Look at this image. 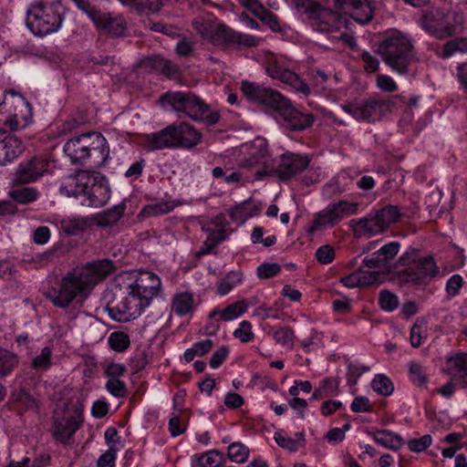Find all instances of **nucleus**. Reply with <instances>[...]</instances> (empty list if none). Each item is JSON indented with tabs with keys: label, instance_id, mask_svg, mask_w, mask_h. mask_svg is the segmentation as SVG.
<instances>
[{
	"label": "nucleus",
	"instance_id": "nucleus-1",
	"mask_svg": "<svg viewBox=\"0 0 467 467\" xmlns=\"http://www.w3.org/2000/svg\"><path fill=\"white\" fill-rule=\"evenodd\" d=\"M114 269L111 260L99 259L77 266L67 273L47 291V297L54 306H69L78 298H86L91 290Z\"/></svg>",
	"mask_w": 467,
	"mask_h": 467
},
{
	"label": "nucleus",
	"instance_id": "nucleus-2",
	"mask_svg": "<svg viewBox=\"0 0 467 467\" xmlns=\"http://www.w3.org/2000/svg\"><path fill=\"white\" fill-rule=\"evenodd\" d=\"M63 150L71 164L93 169L103 167L109 160V145L98 131L84 132L68 139Z\"/></svg>",
	"mask_w": 467,
	"mask_h": 467
},
{
	"label": "nucleus",
	"instance_id": "nucleus-3",
	"mask_svg": "<svg viewBox=\"0 0 467 467\" xmlns=\"http://www.w3.org/2000/svg\"><path fill=\"white\" fill-rule=\"evenodd\" d=\"M379 53L384 63L401 76L414 75L418 61L413 53V44L406 35L394 31L388 34L379 45Z\"/></svg>",
	"mask_w": 467,
	"mask_h": 467
},
{
	"label": "nucleus",
	"instance_id": "nucleus-4",
	"mask_svg": "<svg viewBox=\"0 0 467 467\" xmlns=\"http://www.w3.org/2000/svg\"><path fill=\"white\" fill-rule=\"evenodd\" d=\"M64 6L58 0H41L32 4L26 12V26L38 36L57 32L64 22Z\"/></svg>",
	"mask_w": 467,
	"mask_h": 467
},
{
	"label": "nucleus",
	"instance_id": "nucleus-5",
	"mask_svg": "<svg viewBox=\"0 0 467 467\" xmlns=\"http://www.w3.org/2000/svg\"><path fill=\"white\" fill-rule=\"evenodd\" d=\"M292 4L314 31L333 32L344 26L342 16L323 7L315 0H292Z\"/></svg>",
	"mask_w": 467,
	"mask_h": 467
},
{
	"label": "nucleus",
	"instance_id": "nucleus-6",
	"mask_svg": "<svg viewBox=\"0 0 467 467\" xmlns=\"http://www.w3.org/2000/svg\"><path fill=\"white\" fill-rule=\"evenodd\" d=\"M415 249L407 251L399 259L400 265H406L404 269L397 273V277L401 284H421L426 278H431L438 273V268L433 258H419Z\"/></svg>",
	"mask_w": 467,
	"mask_h": 467
},
{
	"label": "nucleus",
	"instance_id": "nucleus-7",
	"mask_svg": "<svg viewBox=\"0 0 467 467\" xmlns=\"http://www.w3.org/2000/svg\"><path fill=\"white\" fill-rule=\"evenodd\" d=\"M161 99L177 112L179 118L188 117L199 120L208 109L202 99L190 92L170 91L163 94Z\"/></svg>",
	"mask_w": 467,
	"mask_h": 467
},
{
	"label": "nucleus",
	"instance_id": "nucleus-8",
	"mask_svg": "<svg viewBox=\"0 0 467 467\" xmlns=\"http://www.w3.org/2000/svg\"><path fill=\"white\" fill-rule=\"evenodd\" d=\"M309 163L310 159L307 155L285 151L279 156L275 169L257 171L254 176L256 180H262L265 176L275 175L282 181H289L304 171Z\"/></svg>",
	"mask_w": 467,
	"mask_h": 467
},
{
	"label": "nucleus",
	"instance_id": "nucleus-9",
	"mask_svg": "<svg viewBox=\"0 0 467 467\" xmlns=\"http://www.w3.org/2000/svg\"><path fill=\"white\" fill-rule=\"evenodd\" d=\"M390 100L371 98L359 102L344 104L341 108L358 121L375 122L390 109Z\"/></svg>",
	"mask_w": 467,
	"mask_h": 467
},
{
	"label": "nucleus",
	"instance_id": "nucleus-10",
	"mask_svg": "<svg viewBox=\"0 0 467 467\" xmlns=\"http://www.w3.org/2000/svg\"><path fill=\"white\" fill-rule=\"evenodd\" d=\"M125 296L119 303H108L105 309L111 319L118 322H129L140 317L142 312L150 305L145 302L141 296L131 293V289H126Z\"/></svg>",
	"mask_w": 467,
	"mask_h": 467
},
{
	"label": "nucleus",
	"instance_id": "nucleus-11",
	"mask_svg": "<svg viewBox=\"0 0 467 467\" xmlns=\"http://www.w3.org/2000/svg\"><path fill=\"white\" fill-rule=\"evenodd\" d=\"M126 289H131V293L137 294L151 304L161 290V280L158 275L153 272L140 270L129 275V282Z\"/></svg>",
	"mask_w": 467,
	"mask_h": 467
},
{
	"label": "nucleus",
	"instance_id": "nucleus-12",
	"mask_svg": "<svg viewBox=\"0 0 467 467\" xmlns=\"http://www.w3.org/2000/svg\"><path fill=\"white\" fill-rule=\"evenodd\" d=\"M33 122L32 107L23 97L19 96L13 109L6 113H0V125L5 131H17Z\"/></svg>",
	"mask_w": 467,
	"mask_h": 467
},
{
	"label": "nucleus",
	"instance_id": "nucleus-13",
	"mask_svg": "<svg viewBox=\"0 0 467 467\" xmlns=\"http://www.w3.org/2000/svg\"><path fill=\"white\" fill-rule=\"evenodd\" d=\"M265 70L269 77L289 85L296 92H299L304 96H308L310 94V88L308 85L301 79L299 76L286 68L280 57L275 56L268 57L265 66Z\"/></svg>",
	"mask_w": 467,
	"mask_h": 467
},
{
	"label": "nucleus",
	"instance_id": "nucleus-14",
	"mask_svg": "<svg viewBox=\"0 0 467 467\" xmlns=\"http://www.w3.org/2000/svg\"><path fill=\"white\" fill-rule=\"evenodd\" d=\"M274 110L282 118L283 125L292 130H303L312 126L314 122L312 114L303 113L296 109L284 96L282 97V100L278 101Z\"/></svg>",
	"mask_w": 467,
	"mask_h": 467
},
{
	"label": "nucleus",
	"instance_id": "nucleus-15",
	"mask_svg": "<svg viewBox=\"0 0 467 467\" xmlns=\"http://www.w3.org/2000/svg\"><path fill=\"white\" fill-rule=\"evenodd\" d=\"M48 161L42 157L24 160L16 168V183L26 184L41 178L48 171Z\"/></svg>",
	"mask_w": 467,
	"mask_h": 467
},
{
	"label": "nucleus",
	"instance_id": "nucleus-16",
	"mask_svg": "<svg viewBox=\"0 0 467 467\" xmlns=\"http://www.w3.org/2000/svg\"><path fill=\"white\" fill-rule=\"evenodd\" d=\"M241 90L243 94L252 102L261 103L273 109L282 100L283 95L263 85L256 84L248 80L242 81Z\"/></svg>",
	"mask_w": 467,
	"mask_h": 467
},
{
	"label": "nucleus",
	"instance_id": "nucleus-17",
	"mask_svg": "<svg viewBox=\"0 0 467 467\" xmlns=\"http://www.w3.org/2000/svg\"><path fill=\"white\" fill-rule=\"evenodd\" d=\"M90 182H94V173L79 171L63 180L59 192L67 197L84 198Z\"/></svg>",
	"mask_w": 467,
	"mask_h": 467
},
{
	"label": "nucleus",
	"instance_id": "nucleus-18",
	"mask_svg": "<svg viewBox=\"0 0 467 467\" xmlns=\"http://www.w3.org/2000/svg\"><path fill=\"white\" fill-rule=\"evenodd\" d=\"M110 198V188L104 176L94 173V182H90L84 199L83 205L89 207H102Z\"/></svg>",
	"mask_w": 467,
	"mask_h": 467
},
{
	"label": "nucleus",
	"instance_id": "nucleus-19",
	"mask_svg": "<svg viewBox=\"0 0 467 467\" xmlns=\"http://www.w3.org/2000/svg\"><path fill=\"white\" fill-rule=\"evenodd\" d=\"M170 128L175 149H192L202 141V134L187 122L173 123Z\"/></svg>",
	"mask_w": 467,
	"mask_h": 467
},
{
	"label": "nucleus",
	"instance_id": "nucleus-20",
	"mask_svg": "<svg viewBox=\"0 0 467 467\" xmlns=\"http://www.w3.org/2000/svg\"><path fill=\"white\" fill-rule=\"evenodd\" d=\"M243 158L239 160L241 169H249L263 162L268 150L267 142L264 138L257 137L254 140L241 147Z\"/></svg>",
	"mask_w": 467,
	"mask_h": 467
},
{
	"label": "nucleus",
	"instance_id": "nucleus-21",
	"mask_svg": "<svg viewBox=\"0 0 467 467\" xmlns=\"http://www.w3.org/2000/svg\"><path fill=\"white\" fill-rule=\"evenodd\" d=\"M420 26L436 38H446L454 33V26L449 24L442 14L428 13L420 20Z\"/></svg>",
	"mask_w": 467,
	"mask_h": 467
},
{
	"label": "nucleus",
	"instance_id": "nucleus-22",
	"mask_svg": "<svg viewBox=\"0 0 467 467\" xmlns=\"http://www.w3.org/2000/svg\"><path fill=\"white\" fill-rule=\"evenodd\" d=\"M336 5L360 24L368 23L373 17V8L369 0H337Z\"/></svg>",
	"mask_w": 467,
	"mask_h": 467
},
{
	"label": "nucleus",
	"instance_id": "nucleus-23",
	"mask_svg": "<svg viewBox=\"0 0 467 467\" xmlns=\"http://www.w3.org/2000/svg\"><path fill=\"white\" fill-rule=\"evenodd\" d=\"M349 226L357 238L372 237L386 230L376 213H370L359 219H352L349 221Z\"/></svg>",
	"mask_w": 467,
	"mask_h": 467
},
{
	"label": "nucleus",
	"instance_id": "nucleus-24",
	"mask_svg": "<svg viewBox=\"0 0 467 467\" xmlns=\"http://www.w3.org/2000/svg\"><path fill=\"white\" fill-rule=\"evenodd\" d=\"M89 17L96 25L113 36H123L127 31V22L123 16L90 12Z\"/></svg>",
	"mask_w": 467,
	"mask_h": 467
},
{
	"label": "nucleus",
	"instance_id": "nucleus-25",
	"mask_svg": "<svg viewBox=\"0 0 467 467\" xmlns=\"http://www.w3.org/2000/svg\"><path fill=\"white\" fill-rule=\"evenodd\" d=\"M380 274L378 271L366 270L359 266L356 271L340 277L339 283L347 288L365 287L379 282Z\"/></svg>",
	"mask_w": 467,
	"mask_h": 467
},
{
	"label": "nucleus",
	"instance_id": "nucleus-26",
	"mask_svg": "<svg viewBox=\"0 0 467 467\" xmlns=\"http://www.w3.org/2000/svg\"><path fill=\"white\" fill-rule=\"evenodd\" d=\"M202 229L207 234V237L211 238L213 242V245H218L220 243L226 240L233 232L223 213L217 214L213 219L206 222L202 226Z\"/></svg>",
	"mask_w": 467,
	"mask_h": 467
},
{
	"label": "nucleus",
	"instance_id": "nucleus-27",
	"mask_svg": "<svg viewBox=\"0 0 467 467\" xmlns=\"http://www.w3.org/2000/svg\"><path fill=\"white\" fill-rule=\"evenodd\" d=\"M82 423L81 414L76 412L75 416L57 419L55 421V438L62 443L67 442L79 429Z\"/></svg>",
	"mask_w": 467,
	"mask_h": 467
},
{
	"label": "nucleus",
	"instance_id": "nucleus-28",
	"mask_svg": "<svg viewBox=\"0 0 467 467\" xmlns=\"http://www.w3.org/2000/svg\"><path fill=\"white\" fill-rule=\"evenodd\" d=\"M142 144L149 150L175 149L170 125L161 130L145 134Z\"/></svg>",
	"mask_w": 467,
	"mask_h": 467
},
{
	"label": "nucleus",
	"instance_id": "nucleus-29",
	"mask_svg": "<svg viewBox=\"0 0 467 467\" xmlns=\"http://www.w3.org/2000/svg\"><path fill=\"white\" fill-rule=\"evenodd\" d=\"M338 223V217L328 204L325 209L314 214L312 222L306 228V233L312 235L317 232L331 229Z\"/></svg>",
	"mask_w": 467,
	"mask_h": 467
},
{
	"label": "nucleus",
	"instance_id": "nucleus-30",
	"mask_svg": "<svg viewBox=\"0 0 467 467\" xmlns=\"http://www.w3.org/2000/svg\"><path fill=\"white\" fill-rule=\"evenodd\" d=\"M197 306L194 295L188 291H181L174 294L171 302V312L178 317H183L193 313Z\"/></svg>",
	"mask_w": 467,
	"mask_h": 467
},
{
	"label": "nucleus",
	"instance_id": "nucleus-31",
	"mask_svg": "<svg viewBox=\"0 0 467 467\" xmlns=\"http://www.w3.org/2000/svg\"><path fill=\"white\" fill-rule=\"evenodd\" d=\"M448 368L453 380L467 390V354H458L448 360Z\"/></svg>",
	"mask_w": 467,
	"mask_h": 467
},
{
	"label": "nucleus",
	"instance_id": "nucleus-32",
	"mask_svg": "<svg viewBox=\"0 0 467 467\" xmlns=\"http://www.w3.org/2000/svg\"><path fill=\"white\" fill-rule=\"evenodd\" d=\"M354 179L346 171L338 172L324 187V192L328 197L343 193L351 189Z\"/></svg>",
	"mask_w": 467,
	"mask_h": 467
},
{
	"label": "nucleus",
	"instance_id": "nucleus-33",
	"mask_svg": "<svg viewBox=\"0 0 467 467\" xmlns=\"http://www.w3.org/2000/svg\"><path fill=\"white\" fill-rule=\"evenodd\" d=\"M220 33L228 43L244 47H256L260 42V38L255 36L241 33L225 26H221Z\"/></svg>",
	"mask_w": 467,
	"mask_h": 467
},
{
	"label": "nucleus",
	"instance_id": "nucleus-34",
	"mask_svg": "<svg viewBox=\"0 0 467 467\" xmlns=\"http://www.w3.org/2000/svg\"><path fill=\"white\" fill-rule=\"evenodd\" d=\"M372 437L378 444L392 451H399L405 444L400 435L388 430L377 431L373 432Z\"/></svg>",
	"mask_w": 467,
	"mask_h": 467
},
{
	"label": "nucleus",
	"instance_id": "nucleus-35",
	"mask_svg": "<svg viewBox=\"0 0 467 467\" xmlns=\"http://www.w3.org/2000/svg\"><path fill=\"white\" fill-rule=\"evenodd\" d=\"M192 26L203 38H211L215 31L220 33L221 27L215 28L214 16L211 13H205L194 18Z\"/></svg>",
	"mask_w": 467,
	"mask_h": 467
},
{
	"label": "nucleus",
	"instance_id": "nucleus-36",
	"mask_svg": "<svg viewBox=\"0 0 467 467\" xmlns=\"http://www.w3.org/2000/svg\"><path fill=\"white\" fill-rule=\"evenodd\" d=\"M244 7L267 23H277L275 16L265 9L259 0H237Z\"/></svg>",
	"mask_w": 467,
	"mask_h": 467
},
{
	"label": "nucleus",
	"instance_id": "nucleus-37",
	"mask_svg": "<svg viewBox=\"0 0 467 467\" xmlns=\"http://www.w3.org/2000/svg\"><path fill=\"white\" fill-rule=\"evenodd\" d=\"M125 209L126 205L123 202L114 205L112 208L98 214L97 224L102 227L114 225L122 217Z\"/></svg>",
	"mask_w": 467,
	"mask_h": 467
},
{
	"label": "nucleus",
	"instance_id": "nucleus-38",
	"mask_svg": "<svg viewBox=\"0 0 467 467\" xmlns=\"http://www.w3.org/2000/svg\"><path fill=\"white\" fill-rule=\"evenodd\" d=\"M223 454L218 451L211 450L201 454H194L191 458L192 467H217L221 463Z\"/></svg>",
	"mask_w": 467,
	"mask_h": 467
},
{
	"label": "nucleus",
	"instance_id": "nucleus-39",
	"mask_svg": "<svg viewBox=\"0 0 467 467\" xmlns=\"http://www.w3.org/2000/svg\"><path fill=\"white\" fill-rule=\"evenodd\" d=\"M244 280V275L240 271H231L224 278L217 283L216 293L219 296H225L231 292V290L242 284Z\"/></svg>",
	"mask_w": 467,
	"mask_h": 467
},
{
	"label": "nucleus",
	"instance_id": "nucleus-40",
	"mask_svg": "<svg viewBox=\"0 0 467 467\" xmlns=\"http://www.w3.org/2000/svg\"><path fill=\"white\" fill-rule=\"evenodd\" d=\"M299 440L292 439L285 434L283 431L275 432L274 440L277 445L285 450L291 452L296 451L300 447L305 445V436L303 433H299Z\"/></svg>",
	"mask_w": 467,
	"mask_h": 467
},
{
	"label": "nucleus",
	"instance_id": "nucleus-41",
	"mask_svg": "<svg viewBox=\"0 0 467 467\" xmlns=\"http://www.w3.org/2000/svg\"><path fill=\"white\" fill-rule=\"evenodd\" d=\"M125 5L132 6L138 13H157L161 5V0H119Z\"/></svg>",
	"mask_w": 467,
	"mask_h": 467
},
{
	"label": "nucleus",
	"instance_id": "nucleus-42",
	"mask_svg": "<svg viewBox=\"0 0 467 467\" xmlns=\"http://www.w3.org/2000/svg\"><path fill=\"white\" fill-rule=\"evenodd\" d=\"M9 195L17 203L28 204L37 200L39 192L35 187H23L12 190Z\"/></svg>",
	"mask_w": 467,
	"mask_h": 467
},
{
	"label": "nucleus",
	"instance_id": "nucleus-43",
	"mask_svg": "<svg viewBox=\"0 0 467 467\" xmlns=\"http://www.w3.org/2000/svg\"><path fill=\"white\" fill-rule=\"evenodd\" d=\"M248 304L245 300L236 301L228 305L221 311V321L230 322L237 319L246 312Z\"/></svg>",
	"mask_w": 467,
	"mask_h": 467
},
{
	"label": "nucleus",
	"instance_id": "nucleus-44",
	"mask_svg": "<svg viewBox=\"0 0 467 467\" xmlns=\"http://www.w3.org/2000/svg\"><path fill=\"white\" fill-rule=\"evenodd\" d=\"M271 335L276 344L286 348H293L296 336L292 327H282L272 328Z\"/></svg>",
	"mask_w": 467,
	"mask_h": 467
},
{
	"label": "nucleus",
	"instance_id": "nucleus-45",
	"mask_svg": "<svg viewBox=\"0 0 467 467\" xmlns=\"http://www.w3.org/2000/svg\"><path fill=\"white\" fill-rule=\"evenodd\" d=\"M331 210L338 217V223L345 217H348L358 213L359 204L358 202H350L348 201H338L329 203Z\"/></svg>",
	"mask_w": 467,
	"mask_h": 467
},
{
	"label": "nucleus",
	"instance_id": "nucleus-46",
	"mask_svg": "<svg viewBox=\"0 0 467 467\" xmlns=\"http://www.w3.org/2000/svg\"><path fill=\"white\" fill-rule=\"evenodd\" d=\"M181 205L177 201H161L143 207L142 213L149 216H157L171 213L175 207Z\"/></svg>",
	"mask_w": 467,
	"mask_h": 467
},
{
	"label": "nucleus",
	"instance_id": "nucleus-47",
	"mask_svg": "<svg viewBox=\"0 0 467 467\" xmlns=\"http://www.w3.org/2000/svg\"><path fill=\"white\" fill-rule=\"evenodd\" d=\"M17 364L18 358L15 353L0 348V378L10 375Z\"/></svg>",
	"mask_w": 467,
	"mask_h": 467
},
{
	"label": "nucleus",
	"instance_id": "nucleus-48",
	"mask_svg": "<svg viewBox=\"0 0 467 467\" xmlns=\"http://www.w3.org/2000/svg\"><path fill=\"white\" fill-rule=\"evenodd\" d=\"M1 141L8 154L10 162L16 159L24 150L23 142L15 135H6L1 139Z\"/></svg>",
	"mask_w": 467,
	"mask_h": 467
},
{
	"label": "nucleus",
	"instance_id": "nucleus-49",
	"mask_svg": "<svg viewBox=\"0 0 467 467\" xmlns=\"http://www.w3.org/2000/svg\"><path fill=\"white\" fill-rule=\"evenodd\" d=\"M457 53L467 54L466 37H457L448 41L443 47L441 57L445 59L450 58Z\"/></svg>",
	"mask_w": 467,
	"mask_h": 467
},
{
	"label": "nucleus",
	"instance_id": "nucleus-50",
	"mask_svg": "<svg viewBox=\"0 0 467 467\" xmlns=\"http://www.w3.org/2000/svg\"><path fill=\"white\" fill-rule=\"evenodd\" d=\"M344 26L339 30H335L333 32H323L322 34H326L328 38L332 40H342L346 45H348L353 51H359V48L357 44V40L354 36L348 34L347 30V21L343 18Z\"/></svg>",
	"mask_w": 467,
	"mask_h": 467
},
{
	"label": "nucleus",
	"instance_id": "nucleus-51",
	"mask_svg": "<svg viewBox=\"0 0 467 467\" xmlns=\"http://www.w3.org/2000/svg\"><path fill=\"white\" fill-rule=\"evenodd\" d=\"M371 387L381 396H389L394 391L392 381L384 374H377L371 381Z\"/></svg>",
	"mask_w": 467,
	"mask_h": 467
},
{
	"label": "nucleus",
	"instance_id": "nucleus-52",
	"mask_svg": "<svg viewBox=\"0 0 467 467\" xmlns=\"http://www.w3.org/2000/svg\"><path fill=\"white\" fill-rule=\"evenodd\" d=\"M375 213L385 229L391 223H396L400 217V212L398 206L395 205H387Z\"/></svg>",
	"mask_w": 467,
	"mask_h": 467
},
{
	"label": "nucleus",
	"instance_id": "nucleus-53",
	"mask_svg": "<svg viewBox=\"0 0 467 467\" xmlns=\"http://www.w3.org/2000/svg\"><path fill=\"white\" fill-rule=\"evenodd\" d=\"M52 365V349L50 347H45L41 349L39 355L36 356L32 362L31 368L35 370L47 371Z\"/></svg>",
	"mask_w": 467,
	"mask_h": 467
},
{
	"label": "nucleus",
	"instance_id": "nucleus-54",
	"mask_svg": "<svg viewBox=\"0 0 467 467\" xmlns=\"http://www.w3.org/2000/svg\"><path fill=\"white\" fill-rule=\"evenodd\" d=\"M108 343L110 348L114 351L123 352L130 347V340L127 333L122 331H115L109 335Z\"/></svg>",
	"mask_w": 467,
	"mask_h": 467
},
{
	"label": "nucleus",
	"instance_id": "nucleus-55",
	"mask_svg": "<svg viewBox=\"0 0 467 467\" xmlns=\"http://www.w3.org/2000/svg\"><path fill=\"white\" fill-rule=\"evenodd\" d=\"M61 229L68 235H75L87 227V221L80 217H67L60 223Z\"/></svg>",
	"mask_w": 467,
	"mask_h": 467
},
{
	"label": "nucleus",
	"instance_id": "nucleus-56",
	"mask_svg": "<svg viewBox=\"0 0 467 467\" xmlns=\"http://www.w3.org/2000/svg\"><path fill=\"white\" fill-rule=\"evenodd\" d=\"M228 458L236 463L244 462L249 456V449L242 442H233L227 449Z\"/></svg>",
	"mask_w": 467,
	"mask_h": 467
},
{
	"label": "nucleus",
	"instance_id": "nucleus-57",
	"mask_svg": "<svg viewBox=\"0 0 467 467\" xmlns=\"http://www.w3.org/2000/svg\"><path fill=\"white\" fill-rule=\"evenodd\" d=\"M228 214L233 223L238 224L244 223L249 218L253 216V213L248 209L247 202L239 203L228 211Z\"/></svg>",
	"mask_w": 467,
	"mask_h": 467
},
{
	"label": "nucleus",
	"instance_id": "nucleus-58",
	"mask_svg": "<svg viewBox=\"0 0 467 467\" xmlns=\"http://www.w3.org/2000/svg\"><path fill=\"white\" fill-rule=\"evenodd\" d=\"M409 373L410 380L418 387H424L428 382L425 368L419 363L410 362L409 364Z\"/></svg>",
	"mask_w": 467,
	"mask_h": 467
},
{
	"label": "nucleus",
	"instance_id": "nucleus-59",
	"mask_svg": "<svg viewBox=\"0 0 467 467\" xmlns=\"http://www.w3.org/2000/svg\"><path fill=\"white\" fill-rule=\"evenodd\" d=\"M145 64L150 65L155 69L163 71L168 76H173L177 72L176 67L169 60L161 57L148 58Z\"/></svg>",
	"mask_w": 467,
	"mask_h": 467
},
{
	"label": "nucleus",
	"instance_id": "nucleus-60",
	"mask_svg": "<svg viewBox=\"0 0 467 467\" xmlns=\"http://www.w3.org/2000/svg\"><path fill=\"white\" fill-rule=\"evenodd\" d=\"M233 336L242 343L251 342L254 338L252 324L247 320L241 321L239 327L234 331Z\"/></svg>",
	"mask_w": 467,
	"mask_h": 467
},
{
	"label": "nucleus",
	"instance_id": "nucleus-61",
	"mask_svg": "<svg viewBox=\"0 0 467 467\" xmlns=\"http://www.w3.org/2000/svg\"><path fill=\"white\" fill-rule=\"evenodd\" d=\"M379 300L380 307L386 312L394 311L400 304L399 297L388 290H382L379 293Z\"/></svg>",
	"mask_w": 467,
	"mask_h": 467
},
{
	"label": "nucleus",
	"instance_id": "nucleus-62",
	"mask_svg": "<svg viewBox=\"0 0 467 467\" xmlns=\"http://www.w3.org/2000/svg\"><path fill=\"white\" fill-rule=\"evenodd\" d=\"M426 324L424 321H417L410 329V344L413 348H418L422 344V339L426 337Z\"/></svg>",
	"mask_w": 467,
	"mask_h": 467
},
{
	"label": "nucleus",
	"instance_id": "nucleus-63",
	"mask_svg": "<svg viewBox=\"0 0 467 467\" xmlns=\"http://www.w3.org/2000/svg\"><path fill=\"white\" fill-rule=\"evenodd\" d=\"M359 57L363 62V68L367 73H374L379 68V59L367 50L360 51Z\"/></svg>",
	"mask_w": 467,
	"mask_h": 467
},
{
	"label": "nucleus",
	"instance_id": "nucleus-64",
	"mask_svg": "<svg viewBox=\"0 0 467 467\" xmlns=\"http://www.w3.org/2000/svg\"><path fill=\"white\" fill-rule=\"evenodd\" d=\"M117 452V447L109 446V450L99 457L97 461V467H115Z\"/></svg>",
	"mask_w": 467,
	"mask_h": 467
}]
</instances>
